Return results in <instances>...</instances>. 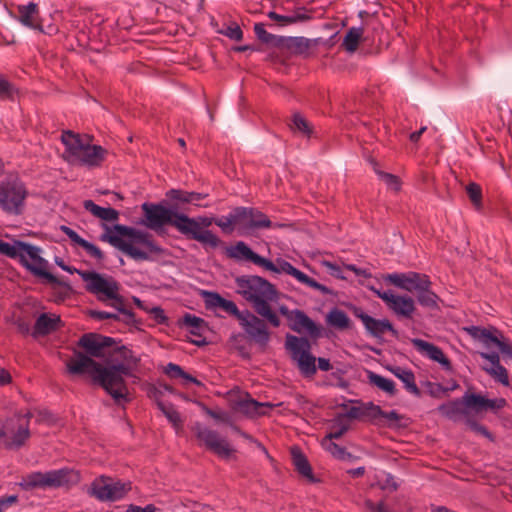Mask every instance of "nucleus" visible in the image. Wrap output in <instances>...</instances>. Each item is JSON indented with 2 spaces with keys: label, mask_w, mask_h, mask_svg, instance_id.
Masks as SVG:
<instances>
[{
  "label": "nucleus",
  "mask_w": 512,
  "mask_h": 512,
  "mask_svg": "<svg viewBox=\"0 0 512 512\" xmlns=\"http://www.w3.org/2000/svg\"><path fill=\"white\" fill-rule=\"evenodd\" d=\"M67 371L72 375L88 374L98 383L117 403L128 400V389L125 377L132 376L128 368L111 364L103 367L91 357L82 352H75L66 363Z\"/></svg>",
  "instance_id": "obj_1"
},
{
  "label": "nucleus",
  "mask_w": 512,
  "mask_h": 512,
  "mask_svg": "<svg viewBox=\"0 0 512 512\" xmlns=\"http://www.w3.org/2000/svg\"><path fill=\"white\" fill-rule=\"evenodd\" d=\"M105 230L100 239L135 261H152L165 252L147 232L121 224H116L113 228L105 226Z\"/></svg>",
  "instance_id": "obj_2"
},
{
  "label": "nucleus",
  "mask_w": 512,
  "mask_h": 512,
  "mask_svg": "<svg viewBox=\"0 0 512 512\" xmlns=\"http://www.w3.org/2000/svg\"><path fill=\"white\" fill-rule=\"evenodd\" d=\"M237 293L251 303L255 312L268 321L273 327L280 326V319L271 307L277 300V290L266 279L256 275H244L235 280Z\"/></svg>",
  "instance_id": "obj_3"
},
{
  "label": "nucleus",
  "mask_w": 512,
  "mask_h": 512,
  "mask_svg": "<svg viewBox=\"0 0 512 512\" xmlns=\"http://www.w3.org/2000/svg\"><path fill=\"white\" fill-rule=\"evenodd\" d=\"M61 142L65 149L63 159L71 164L86 167H99L106 159L107 150L100 145H92L78 133L63 131Z\"/></svg>",
  "instance_id": "obj_4"
},
{
  "label": "nucleus",
  "mask_w": 512,
  "mask_h": 512,
  "mask_svg": "<svg viewBox=\"0 0 512 512\" xmlns=\"http://www.w3.org/2000/svg\"><path fill=\"white\" fill-rule=\"evenodd\" d=\"M176 222V230L187 237L201 243L204 247L212 249L217 248L221 244L220 238L212 231L206 229L215 224V218L207 216H198L191 218L182 213V217H178Z\"/></svg>",
  "instance_id": "obj_5"
},
{
  "label": "nucleus",
  "mask_w": 512,
  "mask_h": 512,
  "mask_svg": "<svg viewBox=\"0 0 512 512\" xmlns=\"http://www.w3.org/2000/svg\"><path fill=\"white\" fill-rule=\"evenodd\" d=\"M28 190L23 181L14 175L0 183V208L7 214L20 215L25 207Z\"/></svg>",
  "instance_id": "obj_6"
},
{
  "label": "nucleus",
  "mask_w": 512,
  "mask_h": 512,
  "mask_svg": "<svg viewBox=\"0 0 512 512\" xmlns=\"http://www.w3.org/2000/svg\"><path fill=\"white\" fill-rule=\"evenodd\" d=\"M80 277L85 282V289L94 294L99 301L111 300L112 302L118 301V304H120V286L113 277L95 271L80 273Z\"/></svg>",
  "instance_id": "obj_7"
},
{
  "label": "nucleus",
  "mask_w": 512,
  "mask_h": 512,
  "mask_svg": "<svg viewBox=\"0 0 512 512\" xmlns=\"http://www.w3.org/2000/svg\"><path fill=\"white\" fill-rule=\"evenodd\" d=\"M285 346L303 376L312 377L316 374V358L310 353L311 345L306 338L288 334Z\"/></svg>",
  "instance_id": "obj_8"
},
{
  "label": "nucleus",
  "mask_w": 512,
  "mask_h": 512,
  "mask_svg": "<svg viewBox=\"0 0 512 512\" xmlns=\"http://www.w3.org/2000/svg\"><path fill=\"white\" fill-rule=\"evenodd\" d=\"M41 249L37 246L24 242L22 245L20 264L34 276L45 279L50 284H61L48 269V261L41 257Z\"/></svg>",
  "instance_id": "obj_9"
},
{
  "label": "nucleus",
  "mask_w": 512,
  "mask_h": 512,
  "mask_svg": "<svg viewBox=\"0 0 512 512\" xmlns=\"http://www.w3.org/2000/svg\"><path fill=\"white\" fill-rule=\"evenodd\" d=\"M30 414L14 415L7 419L0 428V439L8 448H19L29 438Z\"/></svg>",
  "instance_id": "obj_10"
},
{
  "label": "nucleus",
  "mask_w": 512,
  "mask_h": 512,
  "mask_svg": "<svg viewBox=\"0 0 512 512\" xmlns=\"http://www.w3.org/2000/svg\"><path fill=\"white\" fill-rule=\"evenodd\" d=\"M131 490L130 483L114 481L107 476L97 477L90 485L88 493L102 502L121 500Z\"/></svg>",
  "instance_id": "obj_11"
},
{
  "label": "nucleus",
  "mask_w": 512,
  "mask_h": 512,
  "mask_svg": "<svg viewBox=\"0 0 512 512\" xmlns=\"http://www.w3.org/2000/svg\"><path fill=\"white\" fill-rule=\"evenodd\" d=\"M142 210L146 220L145 225L154 231H159L167 224L176 229L178 217H182V213L177 212L173 207L167 208L161 204L143 203Z\"/></svg>",
  "instance_id": "obj_12"
},
{
  "label": "nucleus",
  "mask_w": 512,
  "mask_h": 512,
  "mask_svg": "<svg viewBox=\"0 0 512 512\" xmlns=\"http://www.w3.org/2000/svg\"><path fill=\"white\" fill-rule=\"evenodd\" d=\"M238 229L243 234H248L258 229L281 228L284 225L273 224L268 216L252 207H236Z\"/></svg>",
  "instance_id": "obj_13"
},
{
  "label": "nucleus",
  "mask_w": 512,
  "mask_h": 512,
  "mask_svg": "<svg viewBox=\"0 0 512 512\" xmlns=\"http://www.w3.org/2000/svg\"><path fill=\"white\" fill-rule=\"evenodd\" d=\"M269 263L272 265V267L262 266L263 269L267 271H271L276 274L285 273L292 277H294L298 282L319 290L323 295H330L332 294V290L326 287L325 285H322L315 281L314 279L310 278L308 275H306L304 272L300 271L299 269L295 268L290 262L278 258L276 262H272L269 260Z\"/></svg>",
  "instance_id": "obj_14"
},
{
  "label": "nucleus",
  "mask_w": 512,
  "mask_h": 512,
  "mask_svg": "<svg viewBox=\"0 0 512 512\" xmlns=\"http://www.w3.org/2000/svg\"><path fill=\"white\" fill-rule=\"evenodd\" d=\"M198 440H200L209 450L221 457H229L232 449L229 443L220 437L218 432L200 423H196L193 427Z\"/></svg>",
  "instance_id": "obj_15"
},
{
  "label": "nucleus",
  "mask_w": 512,
  "mask_h": 512,
  "mask_svg": "<svg viewBox=\"0 0 512 512\" xmlns=\"http://www.w3.org/2000/svg\"><path fill=\"white\" fill-rule=\"evenodd\" d=\"M351 311L356 318L361 320L367 333L372 337L381 339L386 332H390L394 337L398 336V331L388 319H375L357 306H353Z\"/></svg>",
  "instance_id": "obj_16"
},
{
  "label": "nucleus",
  "mask_w": 512,
  "mask_h": 512,
  "mask_svg": "<svg viewBox=\"0 0 512 512\" xmlns=\"http://www.w3.org/2000/svg\"><path fill=\"white\" fill-rule=\"evenodd\" d=\"M238 321L241 327L254 341L261 346L268 344L270 334L263 320L252 314L249 310H244L240 318H238Z\"/></svg>",
  "instance_id": "obj_17"
},
{
  "label": "nucleus",
  "mask_w": 512,
  "mask_h": 512,
  "mask_svg": "<svg viewBox=\"0 0 512 512\" xmlns=\"http://www.w3.org/2000/svg\"><path fill=\"white\" fill-rule=\"evenodd\" d=\"M371 290L382 299L388 308L392 310L396 315L405 318H412L415 311L414 300L409 296H399L392 293V291H380L374 288Z\"/></svg>",
  "instance_id": "obj_18"
},
{
  "label": "nucleus",
  "mask_w": 512,
  "mask_h": 512,
  "mask_svg": "<svg viewBox=\"0 0 512 512\" xmlns=\"http://www.w3.org/2000/svg\"><path fill=\"white\" fill-rule=\"evenodd\" d=\"M114 339L97 333H85L79 341L78 346L82 347L88 357H103L105 348L111 347Z\"/></svg>",
  "instance_id": "obj_19"
},
{
  "label": "nucleus",
  "mask_w": 512,
  "mask_h": 512,
  "mask_svg": "<svg viewBox=\"0 0 512 512\" xmlns=\"http://www.w3.org/2000/svg\"><path fill=\"white\" fill-rule=\"evenodd\" d=\"M227 255L237 261H248L259 267H272L269 259H266L255 253L245 242L239 241L227 249Z\"/></svg>",
  "instance_id": "obj_20"
},
{
  "label": "nucleus",
  "mask_w": 512,
  "mask_h": 512,
  "mask_svg": "<svg viewBox=\"0 0 512 512\" xmlns=\"http://www.w3.org/2000/svg\"><path fill=\"white\" fill-rule=\"evenodd\" d=\"M49 488L70 489L81 481L80 473L74 469L61 468L49 471Z\"/></svg>",
  "instance_id": "obj_21"
},
{
  "label": "nucleus",
  "mask_w": 512,
  "mask_h": 512,
  "mask_svg": "<svg viewBox=\"0 0 512 512\" xmlns=\"http://www.w3.org/2000/svg\"><path fill=\"white\" fill-rule=\"evenodd\" d=\"M463 396L466 402L467 411H469V409H473L475 412H481L488 409H502L506 405V400L504 398L487 399L474 393H465Z\"/></svg>",
  "instance_id": "obj_22"
},
{
  "label": "nucleus",
  "mask_w": 512,
  "mask_h": 512,
  "mask_svg": "<svg viewBox=\"0 0 512 512\" xmlns=\"http://www.w3.org/2000/svg\"><path fill=\"white\" fill-rule=\"evenodd\" d=\"M202 295L204 297L206 308H220L237 319L240 318L242 311L238 309L237 305L233 301L223 298L217 292L203 291Z\"/></svg>",
  "instance_id": "obj_23"
},
{
  "label": "nucleus",
  "mask_w": 512,
  "mask_h": 512,
  "mask_svg": "<svg viewBox=\"0 0 512 512\" xmlns=\"http://www.w3.org/2000/svg\"><path fill=\"white\" fill-rule=\"evenodd\" d=\"M413 346L431 360L438 362L446 370L451 369L450 360L444 355L441 348L422 339H412Z\"/></svg>",
  "instance_id": "obj_24"
},
{
  "label": "nucleus",
  "mask_w": 512,
  "mask_h": 512,
  "mask_svg": "<svg viewBox=\"0 0 512 512\" xmlns=\"http://www.w3.org/2000/svg\"><path fill=\"white\" fill-rule=\"evenodd\" d=\"M182 325L185 326L189 333L196 337L192 342L198 346L205 344V332L208 330L207 322L195 315L185 314L182 318Z\"/></svg>",
  "instance_id": "obj_25"
},
{
  "label": "nucleus",
  "mask_w": 512,
  "mask_h": 512,
  "mask_svg": "<svg viewBox=\"0 0 512 512\" xmlns=\"http://www.w3.org/2000/svg\"><path fill=\"white\" fill-rule=\"evenodd\" d=\"M62 325V321L60 316L56 314H48V313H42L39 315V317L36 319L34 328H33V335L34 336H44L48 335L60 328Z\"/></svg>",
  "instance_id": "obj_26"
},
{
  "label": "nucleus",
  "mask_w": 512,
  "mask_h": 512,
  "mask_svg": "<svg viewBox=\"0 0 512 512\" xmlns=\"http://www.w3.org/2000/svg\"><path fill=\"white\" fill-rule=\"evenodd\" d=\"M438 411L446 418L458 421L461 418L469 417V411H467L466 402L464 396L447 403H443L438 407Z\"/></svg>",
  "instance_id": "obj_27"
},
{
  "label": "nucleus",
  "mask_w": 512,
  "mask_h": 512,
  "mask_svg": "<svg viewBox=\"0 0 512 512\" xmlns=\"http://www.w3.org/2000/svg\"><path fill=\"white\" fill-rule=\"evenodd\" d=\"M289 320L292 321L290 327L293 331L300 333L302 330H306L311 336L320 334L319 327L301 310H292V317Z\"/></svg>",
  "instance_id": "obj_28"
},
{
  "label": "nucleus",
  "mask_w": 512,
  "mask_h": 512,
  "mask_svg": "<svg viewBox=\"0 0 512 512\" xmlns=\"http://www.w3.org/2000/svg\"><path fill=\"white\" fill-rule=\"evenodd\" d=\"M267 16L281 26H287L295 23L306 22L311 19L310 12L305 7H297L293 13L288 15H281L274 11H270Z\"/></svg>",
  "instance_id": "obj_29"
},
{
  "label": "nucleus",
  "mask_w": 512,
  "mask_h": 512,
  "mask_svg": "<svg viewBox=\"0 0 512 512\" xmlns=\"http://www.w3.org/2000/svg\"><path fill=\"white\" fill-rule=\"evenodd\" d=\"M464 330L475 341L480 342L486 348L496 346L499 338L494 334L498 332L496 329H487L480 326L465 327Z\"/></svg>",
  "instance_id": "obj_30"
},
{
  "label": "nucleus",
  "mask_w": 512,
  "mask_h": 512,
  "mask_svg": "<svg viewBox=\"0 0 512 512\" xmlns=\"http://www.w3.org/2000/svg\"><path fill=\"white\" fill-rule=\"evenodd\" d=\"M275 405L268 402H258L252 398L242 399L237 402L238 410L248 416V417H257L266 415L267 412L264 408H273Z\"/></svg>",
  "instance_id": "obj_31"
},
{
  "label": "nucleus",
  "mask_w": 512,
  "mask_h": 512,
  "mask_svg": "<svg viewBox=\"0 0 512 512\" xmlns=\"http://www.w3.org/2000/svg\"><path fill=\"white\" fill-rule=\"evenodd\" d=\"M380 411V406L375 405L373 402L362 403L359 406H351L345 414L344 418L357 419V420H374L375 412Z\"/></svg>",
  "instance_id": "obj_32"
},
{
  "label": "nucleus",
  "mask_w": 512,
  "mask_h": 512,
  "mask_svg": "<svg viewBox=\"0 0 512 512\" xmlns=\"http://www.w3.org/2000/svg\"><path fill=\"white\" fill-rule=\"evenodd\" d=\"M19 21L27 27L41 30L38 22L39 9L36 3L30 2L27 5L18 6Z\"/></svg>",
  "instance_id": "obj_33"
},
{
  "label": "nucleus",
  "mask_w": 512,
  "mask_h": 512,
  "mask_svg": "<svg viewBox=\"0 0 512 512\" xmlns=\"http://www.w3.org/2000/svg\"><path fill=\"white\" fill-rule=\"evenodd\" d=\"M83 207L89 211L93 216L108 222H115L119 218V212L111 207H101L95 204L92 200H85Z\"/></svg>",
  "instance_id": "obj_34"
},
{
  "label": "nucleus",
  "mask_w": 512,
  "mask_h": 512,
  "mask_svg": "<svg viewBox=\"0 0 512 512\" xmlns=\"http://www.w3.org/2000/svg\"><path fill=\"white\" fill-rule=\"evenodd\" d=\"M291 456H292V462L295 466V469L299 474H301L303 477L309 479L310 481H314L313 473L311 465L306 458V456L303 454V452L298 447H292L291 448Z\"/></svg>",
  "instance_id": "obj_35"
},
{
  "label": "nucleus",
  "mask_w": 512,
  "mask_h": 512,
  "mask_svg": "<svg viewBox=\"0 0 512 512\" xmlns=\"http://www.w3.org/2000/svg\"><path fill=\"white\" fill-rule=\"evenodd\" d=\"M283 45L281 47H286L292 53L308 56L309 50L311 48V40L305 37H283Z\"/></svg>",
  "instance_id": "obj_36"
},
{
  "label": "nucleus",
  "mask_w": 512,
  "mask_h": 512,
  "mask_svg": "<svg viewBox=\"0 0 512 512\" xmlns=\"http://www.w3.org/2000/svg\"><path fill=\"white\" fill-rule=\"evenodd\" d=\"M49 471L47 472H32L23 478L21 486L26 490L35 488L47 489L49 488Z\"/></svg>",
  "instance_id": "obj_37"
},
{
  "label": "nucleus",
  "mask_w": 512,
  "mask_h": 512,
  "mask_svg": "<svg viewBox=\"0 0 512 512\" xmlns=\"http://www.w3.org/2000/svg\"><path fill=\"white\" fill-rule=\"evenodd\" d=\"M391 371L398 379H400L404 383L405 389L409 393L417 397L421 395L420 389L418 388L415 382L414 373L411 370L401 367H395Z\"/></svg>",
  "instance_id": "obj_38"
},
{
  "label": "nucleus",
  "mask_w": 512,
  "mask_h": 512,
  "mask_svg": "<svg viewBox=\"0 0 512 512\" xmlns=\"http://www.w3.org/2000/svg\"><path fill=\"white\" fill-rule=\"evenodd\" d=\"M115 356L117 359L121 360L119 363L115 364L116 366H123L128 368L129 373H133V370L137 367L139 363V358L135 356L131 349L126 346H120L115 349Z\"/></svg>",
  "instance_id": "obj_39"
},
{
  "label": "nucleus",
  "mask_w": 512,
  "mask_h": 512,
  "mask_svg": "<svg viewBox=\"0 0 512 512\" xmlns=\"http://www.w3.org/2000/svg\"><path fill=\"white\" fill-rule=\"evenodd\" d=\"M363 37V28L362 27H351L346 32L341 46L343 49L349 54H353Z\"/></svg>",
  "instance_id": "obj_40"
},
{
  "label": "nucleus",
  "mask_w": 512,
  "mask_h": 512,
  "mask_svg": "<svg viewBox=\"0 0 512 512\" xmlns=\"http://www.w3.org/2000/svg\"><path fill=\"white\" fill-rule=\"evenodd\" d=\"M438 296L431 290V281L428 279L417 292V301L421 306L436 308Z\"/></svg>",
  "instance_id": "obj_41"
},
{
  "label": "nucleus",
  "mask_w": 512,
  "mask_h": 512,
  "mask_svg": "<svg viewBox=\"0 0 512 512\" xmlns=\"http://www.w3.org/2000/svg\"><path fill=\"white\" fill-rule=\"evenodd\" d=\"M326 321L330 326L339 330L348 329L351 323L347 314L338 308H333L329 311Z\"/></svg>",
  "instance_id": "obj_42"
},
{
  "label": "nucleus",
  "mask_w": 512,
  "mask_h": 512,
  "mask_svg": "<svg viewBox=\"0 0 512 512\" xmlns=\"http://www.w3.org/2000/svg\"><path fill=\"white\" fill-rule=\"evenodd\" d=\"M368 380L370 384L376 386L377 388L384 391L390 396H394L397 392L395 388V383L382 375L369 371Z\"/></svg>",
  "instance_id": "obj_43"
},
{
  "label": "nucleus",
  "mask_w": 512,
  "mask_h": 512,
  "mask_svg": "<svg viewBox=\"0 0 512 512\" xmlns=\"http://www.w3.org/2000/svg\"><path fill=\"white\" fill-rule=\"evenodd\" d=\"M167 196L175 201L182 203H194L197 204L200 200L204 199L206 195L197 192H188L179 189H171Z\"/></svg>",
  "instance_id": "obj_44"
},
{
  "label": "nucleus",
  "mask_w": 512,
  "mask_h": 512,
  "mask_svg": "<svg viewBox=\"0 0 512 512\" xmlns=\"http://www.w3.org/2000/svg\"><path fill=\"white\" fill-rule=\"evenodd\" d=\"M164 372L165 374L172 378V379H177V378H182L185 380V382H189V383H193L197 386H202V382L199 381L197 378H195L194 376L186 373L182 368L181 366L177 365V364H174V363H168L164 369Z\"/></svg>",
  "instance_id": "obj_45"
},
{
  "label": "nucleus",
  "mask_w": 512,
  "mask_h": 512,
  "mask_svg": "<svg viewBox=\"0 0 512 512\" xmlns=\"http://www.w3.org/2000/svg\"><path fill=\"white\" fill-rule=\"evenodd\" d=\"M157 406L176 430L182 427V418L172 404L158 401Z\"/></svg>",
  "instance_id": "obj_46"
},
{
  "label": "nucleus",
  "mask_w": 512,
  "mask_h": 512,
  "mask_svg": "<svg viewBox=\"0 0 512 512\" xmlns=\"http://www.w3.org/2000/svg\"><path fill=\"white\" fill-rule=\"evenodd\" d=\"M254 32L257 38L265 43L276 47H281L283 45V37H278L266 31L265 25L263 23H256L254 25Z\"/></svg>",
  "instance_id": "obj_47"
},
{
  "label": "nucleus",
  "mask_w": 512,
  "mask_h": 512,
  "mask_svg": "<svg viewBox=\"0 0 512 512\" xmlns=\"http://www.w3.org/2000/svg\"><path fill=\"white\" fill-rule=\"evenodd\" d=\"M429 279V277L425 274H420L417 272H408L405 284L403 286V290H406L408 292H418V290L426 284V281Z\"/></svg>",
  "instance_id": "obj_48"
},
{
  "label": "nucleus",
  "mask_w": 512,
  "mask_h": 512,
  "mask_svg": "<svg viewBox=\"0 0 512 512\" xmlns=\"http://www.w3.org/2000/svg\"><path fill=\"white\" fill-rule=\"evenodd\" d=\"M22 245H24V241L14 240L13 243H9L0 240V254L11 259L19 260L22 251Z\"/></svg>",
  "instance_id": "obj_49"
},
{
  "label": "nucleus",
  "mask_w": 512,
  "mask_h": 512,
  "mask_svg": "<svg viewBox=\"0 0 512 512\" xmlns=\"http://www.w3.org/2000/svg\"><path fill=\"white\" fill-rule=\"evenodd\" d=\"M350 428V424L346 421L343 415H338L331 427L330 433L326 436V439L333 440L341 438Z\"/></svg>",
  "instance_id": "obj_50"
},
{
  "label": "nucleus",
  "mask_w": 512,
  "mask_h": 512,
  "mask_svg": "<svg viewBox=\"0 0 512 512\" xmlns=\"http://www.w3.org/2000/svg\"><path fill=\"white\" fill-rule=\"evenodd\" d=\"M215 224L225 233H231L234 227H238V218L236 208H234L227 216L215 218Z\"/></svg>",
  "instance_id": "obj_51"
},
{
  "label": "nucleus",
  "mask_w": 512,
  "mask_h": 512,
  "mask_svg": "<svg viewBox=\"0 0 512 512\" xmlns=\"http://www.w3.org/2000/svg\"><path fill=\"white\" fill-rule=\"evenodd\" d=\"M290 127L293 131H298L307 137H310L312 134L310 123L300 113L293 115Z\"/></svg>",
  "instance_id": "obj_52"
},
{
  "label": "nucleus",
  "mask_w": 512,
  "mask_h": 512,
  "mask_svg": "<svg viewBox=\"0 0 512 512\" xmlns=\"http://www.w3.org/2000/svg\"><path fill=\"white\" fill-rule=\"evenodd\" d=\"M484 370L504 386L509 385L508 372L506 368L501 364L495 366H486L484 367Z\"/></svg>",
  "instance_id": "obj_53"
},
{
  "label": "nucleus",
  "mask_w": 512,
  "mask_h": 512,
  "mask_svg": "<svg viewBox=\"0 0 512 512\" xmlns=\"http://www.w3.org/2000/svg\"><path fill=\"white\" fill-rule=\"evenodd\" d=\"M17 93L15 86L10 83L6 77L0 73V100H14V96Z\"/></svg>",
  "instance_id": "obj_54"
},
{
  "label": "nucleus",
  "mask_w": 512,
  "mask_h": 512,
  "mask_svg": "<svg viewBox=\"0 0 512 512\" xmlns=\"http://www.w3.org/2000/svg\"><path fill=\"white\" fill-rule=\"evenodd\" d=\"M323 445L325 449L335 458L344 460L346 457H350L351 454L348 453L345 448L339 446L338 444L332 442V440L324 439Z\"/></svg>",
  "instance_id": "obj_55"
},
{
  "label": "nucleus",
  "mask_w": 512,
  "mask_h": 512,
  "mask_svg": "<svg viewBox=\"0 0 512 512\" xmlns=\"http://www.w3.org/2000/svg\"><path fill=\"white\" fill-rule=\"evenodd\" d=\"M110 306L115 308L120 313V319L118 321H122L126 324H130L134 321V313L125 308V301L123 296H121V302L118 304V301L110 303Z\"/></svg>",
  "instance_id": "obj_56"
},
{
  "label": "nucleus",
  "mask_w": 512,
  "mask_h": 512,
  "mask_svg": "<svg viewBox=\"0 0 512 512\" xmlns=\"http://www.w3.org/2000/svg\"><path fill=\"white\" fill-rule=\"evenodd\" d=\"M466 192L471 200V202L476 206H481V200H482V189L481 187L476 183H470L466 187Z\"/></svg>",
  "instance_id": "obj_57"
},
{
  "label": "nucleus",
  "mask_w": 512,
  "mask_h": 512,
  "mask_svg": "<svg viewBox=\"0 0 512 512\" xmlns=\"http://www.w3.org/2000/svg\"><path fill=\"white\" fill-rule=\"evenodd\" d=\"M377 174L390 189H392L394 191L400 190L401 183H400L399 178L396 175L382 172V171H377Z\"/></svg>",
  "instance_id": "obj_58"
},
{
  "label": "nucleus",
  "mask_w": 512,
  "mask_h": 512,
  "mask_svg": "<svg viewBox=\"0 0 512 512\" xmlns=\"http://www.w3.org/2000/svg\"><path fill=\"white\" fill-rule=\"evenodd\" d=\"M80 247H82L91 257L97 260H102L104 257L103 252L100 250V248L87 240H84V242L81 243Z\"/></svg>",
  "instance_id": "obj_59"
},
{
  "label": "nucleus",
  "mask_w": 512,
  "mask_h": 512,
  "mask_svg": "<svg viewBox=\"0 0 512 512\" xmlns=\"http://www.w3.org/2000/svg\"><path fill=\"white\" fill-rule=\"evenodd\" d=\"M467 425L470 427L471 430L474 432L483 435L486 438H489L490 440L493 439L492 434L488 431V429L477 423L476 421L472 420L471 418H467L466 420Z\"/></svg>",
  "instance_id": "obj_60"
},
{
  "label": "nucleus",
  "mask_w": 512,
  "mask_h": 512,
  "mask_svg": "<svg viewBox=\"0 0 512 512\" xmlns=\"http://www.w3.org/2000/svg\"><path fill=\"white\" fill-rule=\"evenodd\" d=\"M222 33L228 38L236 41H240L243 38V32L239 25L234 24L228 26Z\"/></svg>",
  "instance_id": "obj_61"
},
{
  "label": "nucleus",
  "mask_w": 512,
  "mask_h": 512,
  "mask_svg": "<svg viewBox=\"0 0 512 512\" xmlns=\"http://www.w3.org/2000/svg\"><path fill=\"white\" fill-rule=\"evenodd\" d=\"M379 417H382V418H385L386 420H388L389 422H393V423H396L398 422L402 417L398 414V412L396 410H391V411H384L380 408V411L378 412H375L374 414V420L379 418Z\"/></svg>",
  "instance_id": "obj_62"
},
{
  "label": "nucleus",
  "mask_w": 512,
  "mask_h": 512,
  "mask_svg": "<svg viewBox=\"0 0 512 512\" xmlns=\"http://www.w3.org/2000/svg\"><path fill=\"white\" fill-rule=\"evenodd\" d=\"M406 276H407V273H392V274H388L385 277V280H387L391 284L395 285L396 287L403 289Z\"/></svg>",
  "instance_id": "obj_63"
},
{
  "label": "nucleus",
  "mask_w": 512,
  "mask_h": 512,
  "mask_svg": "<svg viewBox=\"0 0 512 512\" xmlns=\"http://www.w3.org/2000/svg\"><path fill=\"white\" fill-rule=\"evenodd\" d=\"M18 502L17 495H9L0 497V512H5Z\"/></svg>",
  "instance_id": "obj_64"
}]
</instances>
